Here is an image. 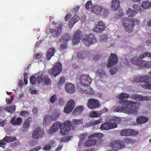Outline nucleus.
I'll list each match as a JSON object with an SVG mask.
<instances>
[{
  "mask_svg": "<svg viewBox=\"0 0 151 151\" xmlns=\"http://www.w3.org/2000/svg\"><path fill=\"white\" fill-rule=\"evenodd\" d=\"M151 6V3L148 1H143L142 4V7L144 9H148Z\"/></svg>",
  "mask_w": 151,
  "mask_h": 151,
  "instance_id": "obj_38",
  "label": "nucleus"
},
{
  "mask_svg": "<svg viewBox=\"0 0 151 151\" xmlns=\"http://www.w3.org/2000/svg\"><path fill=\"white\" fill-rule=\"evenodd\" d=\"M62 68L61 64L58 63H56L52 68L48 71V73L51 76L55 77L60 73Z\"/></svg>",
  "mask_w": 151,
  "mask_h": 151,
  "instance_id": "obj_7",
  "label": "nucleus"
},
{
  "mask_svg": "<svg viewBox=\"0 0 151 151\" xmlns=\"http://www.w3.org/2000/svg\"><path fill=\"white\" fill-rule=\"evenodd\" d=\"M117 125L116 124H112L111 122H106L103 124L100 127V129L101 130H108L116 128Z\"/></svg>",
  "mask_w": 151,
  "mask_h": 151,
  "instance_id": "obj_23",
  "label": "nucleus"
},
{
  "mask_svg": "<svg viewBox=\"0 0 151 151\" xmlns=\"http://www.w3.org/2000/svg\"><path fill=\"white\" fill-rule=\"evenodd\" d=\"M106 26L101 21L96 23L93 28V31L96 32H101L103 31Z\"/></svg>",
  "mask_w": 151,
  "mask_h": 151,
  "instance_id": "obj_16",
  "label": "nucleus"
},
{
  "mask_svg": "<svg viewBox=\"0 0 151 151\" xmlns=\"http://www.w3.org/2000/svg\"><path fill=\"white\" fill-rule=\"evenodd\" d=\"M53 24H55L56 25L55 29H49V32L50 33H54V35L56 36H59L61 33L62 32L61 27L62 26L61 24H56L55 22H52Z\"/></svg>",
  "mask_w": 151,
  "mask_h": 151,
  "instance_id": "obj_18",
  "label": "nucleus"
},
{
  "mask_svg": "<svg viewBox=\"0 0 151 151\" xmlns=\"http://www.w3.org/2000/svg\"><path fill=\"white\" fill-rule=\"evenodd\" d=\"M133 8L134 9L138 11L139 12H142V10L140 6L139 5L134 4L133 6Z\"/></svg>",
  "mask_w": 151,
  "mask_h": 151,
  "instance_id": "obj_55",
  "label": "nucleus"
},
{
  "mask_svg": "<svg viewBox=\"0 0 151 151\" xmlns=\"http://www.w3.org/2000/svg\"><path fill=\"white\" fill-rule=\"evenodd\" d=\"M20 115L25 117H27L28 114L27 112L26 111H22L20 112Z\"/></svg>",
  "mask_w": 151,
  "mask_h": 151,
  "instance_id": "obj_61",
  "label": "nucleus"
},
{
  "mask_svg": "<svg viewBox=\"0 0 151 151\" xmlns=\"http://www.w3.org/2000/svg\"><path fill=\"white\" fill-rule=\"evenodd\" d=\"M109 68H110V72L111 74H114L117 70V69L116 68L115 66L110 67Z\"/></svg>",
  "mask_w": 151,
  "mask_h": 151,
  "instance_id": "obj_51",
  "label": "nucleus"
},
{
  "mask_svg": "<svg viewBox=\"0 0 151 151\" xmlns=\"http://www.w3.org/2000/svg\"><path fill=\"white\" fill-rule=\"evenodd\" d=\"M60 115V112L59 110H57L53 112L51 115L53 121H55L58 119Z\"/></svg>",
  "mask_w": 151,
  "mask_h": 151,
  "instance_id": "obj_36",
  "label": "nucleus"
},
{
  "mask_svg": "<svg viewBox=\"0 0 151 151\" xmlns=\"http://www.w3.org/2000/svg\"><path fill=\"white\" fill-rule=\"evenodd\" d=\"M139 20L135 19H129L126 18H124L123 20L122 26L124 30L129 33L132 32L133 31V27L134 24H139Z\"/></svg>",
  "mask_w": 151,
  "mask_h": 151,
  "instance_id": "obj_4",
  "label": "nucleus"
},
{
  "mask_svg": "<svg viewBox=\"0 0 151 151\" xmlns=\"http://www.w3.org/2000/svg\"><path fill=\"white\" fill-rule=\"evenodd\" d=\"M107 39L108 37L106 35H102L100 37L101 41L102 42H106L107 40Z\"/></svg>",
  "mask_w": 151,
  "mask_h": 151,
  "instance_id": "obj_60",
  "label": "nucleus"
},
{
  "mask_svg": "<svg viewBox=\"0 0 151 151\" xmlns=\"http://www.w3.org/2000/svg\"><path fill=\"white\" fill-rule=\"evenodd\" d=\"M80 19V17L77 15H75L71 19L69 22V27L71 28L74 24Z\"/></svg>",
  "mask_w": 151,
  "mask_h": 151,
  "instance_id": "obj_28",
  "label": "nucleus"
},
{
  "mask_svg": "<svg viewBox=\"0 0 151 151\" xmlns=\"http://www.w3.org/2000/svg\"><path fill=\"white\" fill-rule=\"evenodd\" d=\"M52 120L51 115L47 114L45 116L43 121V125L46 127L50 124L51 121Z\"/></svg>",
  "mask_w": 151,
  "mask_h": 151,
  "instance_id": "obj_27",
  "label": "nucleus"
},
{
  "mask_svg": "<svg viewBox=\"0 0 151 151\" xmlns=\"http://www.w3.org/2000/svg\"><path fill=\"white\" fill-rule=\"evenodd\" d=\"M87 135V133H85L84 134H80V140L78 143V146L80 147L81 145V142L83 141V139H85Z\"/></svg>",
  "mask_w": 151,
  "mask_h": 151,
  "instance_id": "obj_42",
  "label": "nucleus"
},
{
  "mask_svg": "<svg viewBox=\"0 0 151 151\" xmlns=\"http://www.w3.org/2000/svg\"><path fill=\"white\" fill-rule=\"evenodd\" d=\"M118 62L117 56L114 54H111L109 57L107 66L108 67L114 66Z\"/></svg>",
  "mask_w": 151,
  "mask_h": 151,
  "instance_id": "obj_19",
  "label": "nucleus"
},
{
  "mask_svg": "<svg viewBox=\"0 0 151 151\" xmlns=\"http://www.w3.org/2000/svg\"><path fill=\"white\" fill-rule=\"evenodd\" d=\"M129 129H125L121 131L120 133L122 136H129Z\"/></svg>",
  "mask_w": 151,
  "mask_h": 151,
  "instance_id": "obj_43",
  "label": "nucleus"
},
{
  "mask_svg": "<svg viewBox=\"0 0 151 151\" xmlns=\"http://www.w3.org/2000/svg\"><path fill=\"white\" fill-rule=\"evenodd\" d=\"M131 61L134 64L138 65L139 68H145L150 67L149 64V62L146 61H140L139 58L137 57H134L132 58Z\"/></svg>",
  "mask_w": 151,
  "mask_h": 151,
  "instance_id": "obj_6",
  "label": "nucleus"
},
{
  "mask_svg": "<svg viewBox=\"0 0 151 151\" xmlns=\"http://www.w3.org/2000/svg\"><path fill=\"white\" fill-rule=\"evenodd\" d=\"M75 105V101L73 99L68 101L64 107V112L66 114L71 112L74 109Z\"/></svg>",
  "mask_w": 151,
  "mask_h": 151,
  "instance_id": "obj_12",
  "label": "nucleus"
},
{
  "mask_svg": "<svg viewBox=\"0 0 151 151\" xmlns=\"http://www.w3.org/2000/svg\"><path fill=\"white\" fill-rule=\"evenodd\" d=\"M43 83L46 85H49L51 84V81L48 78L47 73L42 82Z\"/></svg>",
  "mask_w": 151,
  "mask_h": 151,
  "instance_id": "obj_46",
  "label": "nucleus"
},
{
  "mask_svg": "<svg viewBox=\"0 0 151 151\" xmlns=\"http://www.w3.org/2000/svg\"><path fill=\"white\" fill-rule=\"evenodd\" d=\"M41 148L40 147L38 146L35 148L32 149L29 151H38Z\"/></svg>",
  "mask_w": 151,
  "mask_h": 151,
  "instance_id": "obj_64",
  "label": "nucleus"
},
{
  "mask_svg": "<svg viewBox=\"0 0 151 151\" xmlns=\"http://www.w3.org/2000/svg\"><path fill=\"white\" fill-rule=\"evenodd\" d=\"M65 103V101L64 100V98H60L59 100V104L60 105L63 106Z\"/></svg>",
  "mask_w": 151,
  "mask_h": 151,
  "instance_id": "obj_57",
  "label": "nucleus"
},
{
  "mask_svg": "<svg viewBox=\"0 0 151 151\" xmlns=\"http://www.w3.org/2000/svg\"><path fill=\"white\" fill-rule=\"evenodd\" d=\"M61 124V123L60 122H54L50 128V130L48 131V133L51 134L55 133L59 128L60 129Z\"/></svg>",
  "mask_w": 151,
  "mask_h": 151,
  "instance_id": "obj_21",
  "label": "nucleus"
},
{
  "mask_svg": "<svg viewBox=\"0 0 151 151\" xmlns=\"http://www.w3.org/2000/svg\"><path fill=\"white\" fill-rule=\"evenodd\" d=\"M104 134L100 133H95L90 134L88 137L89 139L85 144L86 146H91L96 144L99 145L104 142L102 139Z\"/></svg>",
  "mask_w": 151,
  "mask_h": 151,
  "instance_id": "obj_3",
  "label": "nucleus"
},
{
  "mask_svg": "<svg viewBox=\"0 0 151 151\" xmlns=\"http://www.w3.org/2000/svg\"><path fill=\"white\" fill-rule=\"evenodd\" d=\"M41 57L42 56L41 54L37 53L34 55L33 58L37 59H40Z\"/></svg>",
  "mask_w": 151,
  "mask_h": 151,
  "instance_id": "obj_62",
  "label": "nucleus"
},
{
  "mask_svg": "<svg viewBox=\"0 0 151 151\" xmlns=\"http://www.w3.org/2000/svg\"><path fill=\"white\" fill-rule=\"evenodd\" d=\"M76 127V126L73 125L70 120H65L63 123L61 124L60 129V134L63 135L67 134L70 129H74Z\"/></svg>",
  "mask_w": 151,
  "mask_h": 151,
  "instance_id": "obj_5",
  "label": "nucleus"
},
{
  "mask_svg": "<svg viewBox=\"0 0 151 151\" xmlns=\"http://www.w3.org/2000/svg\"><path fill=\"white\" fill-rule=\"evenodd\" d=\"M131 97L136 101H144L151 100V96H143L139 94L133 95L131 96Z\"/></svg>",
  "mask_w": 151,
  "mask_h": 151,
  "instance_id": "obj_17",
  "label": "nucleus"
},
{
  "mask_svg": "<svg viewBox=\"0 0 151 151\" xmlns=\"http://www.w3.org/2000/svg\"><path fill=\"white\" fill-rule=\"evenodd\" d=\"M71 37H69L68 35H67L63 37L59 42H58V44L60 45V48L62 51L65 49L67 47V41Z\"/></svg>",
  "mask_w": 151,
  "mask_h": 151,
  "instance_id": "obj_15",
  "label": "nucleus"
},
{
  "mask_svg": "<svg viewBox=\"0 0 151 151\" xmlns=\"http://www.w3.org/2000/svg\"><path fill=\"white\" fill-rule=\"evenodd\" d=\"M55 51V48L53 47L50 48L48 50L46 56L47 60H49L50 59L51 57L54 55Z\"/></svg>",
  "mask_w": 151,
  "mask_h": 151,
  "instance_id": "obj_33",
  "label": "nucleus"
},
{
  "mask_svg": "<svg viewBox=\"0 0 151 151\" xmlns=\"http://www.w3.org/2000/svg\"><path fill=\"white\" fill-rule=\"evenodd\" d=\"M130 97V95L125 93H122L118 96L120 99L119 103L123 105L122 107H114V111L119 112H123L128 114H135L138 111V105L136 101L127 99Z\"/></svg>",
  "mask_w": 151,
  "mask_h": 151,
  "instance_id": "obj_1",
  "label": "nucleus"
},
{
  "mask_svg": "<svg viewBox=\"0 0 151 151\" xmlns=\"http://www.w3.org/2000/svg\"><path fill=\"white\" fill-rule=\"evenodd\" d=\"M107 11V9L106 8L99 5H93L92 8V12L96 15L104 14L105 12Z\"/></svg>",
  "mask_w": 151,
  "mask_h": 151,
  "instance_id": "obj_9",
  "label": "nucleus"
},
{
  "mask_svg": "<svg viewBox=\"0 0 151 151\" xmlns=\"http://www.w3.org/2000/svg\"><path fill=\"white\" fill-rule=\"evenodd\" d=\"M96 39L93 35H85L83 38V43L87 46H89L91 44L95 43Z\"/></svg>",
  "mask_w": 151,
  "mask_h": 151,
  "instance_id": "obj_8",
  "label": "nucleus"
},
{
  "mask_svg": "<svg viewBox=\"0 0 151 151\" xmlns=\"http://www.w3.org/2000/svg\"><path fill=\"white\" fill-rule=\"evenodd\" d=\"M111 148L115 150H119L124 146V143L121 141L117 140L113 142L111 144Z\"/></svg>",
  "mask_w": 151,
  "mask_h": 151,
  "instance_id": "obj_20",
  "label": "nucleus"
},
{
  "mask_svg": "<svg viewBox=\"0 0 151 151\" xmlns=\"http://www.w3.org/2000/svg\"><path fill=\"white\" fill-rule=\"evenodd\" d=\"M70 122H72L73 125L76 126V125H79L82 124L83 122V120L82 119H73L72 121H70Z\"/></svg>",
  "mask_w": 151,
  "mask_h": 151,
  "instance_id": "obj_40",
  "label": "nucleus"
},
{
  "mask_svg": "<svg viewBox=\"0 0 151 151\" xmlns=\"http://www.w3.org/2000/svg\"><path fill=\"white\" fill-rule=\"evenodd\" d=\"M17 139L15 137L6 136L3 139L0 141V147L4 149L7 143L16 141Z\"/></svg>",
  "mask_w": 151,
  "mask_h": 151,
  "instance_id": "obj_13",
  "label": "nucleus"
},
{
  "mask_svg": "<svg viewBox=\"0 0 151 151\" xmlns=\"http://www.w3.org/2000/svg\"><path fill=\"white\" fill-rule=\"evenodd\" d=\"M96 75L97 77L98 76L101 77L105 75L104 70L102 69H98L96 72Z\"/></svg>",
  "mask_w": 151,
  "mask_h": 151,
  "instance_id": "obj_45",
  "label": "nucleus"
},
{
  "mask_svg": "<svg viewBox=\"0 0 151 151\" xmlns=\"http://www.w3.org/2000/svg\"><path fill=\"white\" fill-rule=\"evenodd\" d=\"M101 113H98L96 111H93L90 114L91 117H100Z\"/></svg>",
  "mask_w": 151,
  "mask_h": 151,
  "instance_id": "obj_44",
  "label": "nucleus"
},
{
  "mask_svg": "<svg viewBox=\"0 0 151 151\" xmlns=\"http://www.w3.org/2000/svg\"><path fill=\"white\" fill-rule=\"evenodd\" d=\"M13 98L11 96L6 98V103L8 104L11 103L13 102Z\"/></svg>",
  "mask_w": 151,
  "mask_h": 151,
  "instance_id": "obj_59",
  "label": "nucleus"
},
{
  "mask_svg": "<svg viewBox=\"0 0 151 151\" xmlns=\"http://www.w3.org/2000/svg\"><path fill=\"white\" fill-rule=\"evenodd\" d=\"M143 88L151 90V83H147L146 85H143Z\"/></svg>",
  "mask_w": 151,
  "mask_h": 151,
  "instance_id": "obj_56",
  "label": "nucleus"
},
{
  "mask_svg": "<svg viewBox=\"0 0 151 151\" xmlns=\"http://www.w3.org/2000/svg\"><path fill=\"white\" fill-rule=\"evenodd\" d=\"M82 36L81 32L79 30L75 32L73 37V42L74 45H77L79 42Z\"/></svg>",
  "mask_w": 151,
  "mask_h": 151,
  "instance_id": "obj_22",
  "label": "nucleus"
},
{
  "mask_svg": "<svg viewBox=\"0 0 151 151\" xmlns=\"http://www.w3.org/2000/svg\"><path fill=\"white\" fill-rule=\"evenodd\" d=\"M32 118L29 117L24 122L23 126V131H27L29 127L30 126V124L32 121Z\"/></svg>",
  "mask_w": 151,
  "mask_h": 151,
  "instance_id": "obj_31",
  "label": "nucleus"
},
{
  "mask_svg": "<svg viewBox=\"0 0 151 151\" xmlns=\"http://www.w3.org/2000/svg\"><path fill=\"white\" fill-rule=\"evenodd\" d=\"M120 1L119 0H113L112 1L111 8L112 11H116L120 7Z\"/></svg>",
  "mask_w": 151,
  "mask_h": 151,
  "instance_id": "obj_26",
  "label": "nucleus"
},
{
  "mask_svg": "<svg viewBox=\"0 0 151 151\" xmlns=\"http://www.w3.org/2000/svg\"><path fill=\"white\" fill-rule=\"evenodd\" d=\"M84 107L82 105H79L77 106L73 111L72 114L73 115L81 113L84 110Z\"/></svg>",
  "mask_w": 151,
  "mask_h": 151,
  "instance_id": "obj_30",
  "label": "nucleus"
},
{
  "mask_svg": "<svg viewBox=\"0 0 151 151\" xmlns=\"http://www.w3.org/2000/svg\"><path fill=\"white\" fill-rule=\"evenodd\" d=\"M87 106L88 107L91 109H95L100 106L99 101L95 98H90L87 101Z\"/></svg>",
  "mask_w": 151,
  "mask_h": 151,
  "instance_id": "obj_10",
  "label": "nucleus"
},
{
  "mask_svg": "<svg viewBox=\"0 0 151 151\" xmlns=\"http://www.w3.org/2000/svg\"><path fill=\"white\" fill-rule=\"evenodd\" d=\"M148 120V119L145 117L141 116L137 119L138 123L142 124L146 122Z\"/></svg>",
  "mask_w": 151,
  "mask_h": 151,
  "instance_id": "obj_39",
  "label": "nucleus"
},
{
  "mask_svg": "<svg viewBox=\"0 0 151 151\" xmlns=\"http://www.w3.org/2000/svg\"><path fill=\"white\" fill-rule=\"evenodd\" d=\"M65 78L64 76H63L60 78L58 84V88L61 87L63 86L64 83L65 82Z\"/></svg>",
  "mask_w": 151,
  "mask_h": 151,
  "instance_id": "obj_41",
  "label": "nucleus"
},
{
  "mask_svg": "<svg viewBox=\"0 0 151 151\" xmlns=\"http://www.w3.org/2000/svg\"><path fill=\"white\" fill-rule=\"evenodd\" d=\"M30 82L32 84H34L37 82V78L36 76H31L30 78Z\"/></svg>",
  "mask_w": 151,
  "mask_h": 151,
  "instance_id": "obj_48",
  "label": "nucleus"
},
{
  "mask_svg": "<svg viewBox=\"0 0 151 151\" xmlns=\"http://www.w3.org/2000/svg\"><path fill=\"white\" fill-rule=\"evenodd\" d=\"M92 1L91 0L88 1L86 4L85 7L86 9L87 10L90 9L92 7Z\"/></svg>",
  "mask_w": 151,
  "mask_h": 151,
  "instance_id": "obj_50",
  "label": "nucleus"
},
{
  "mask_svg": "<svg viewBox=\"0 0 151 151\" xmlns=\"http://www.w3.org/2000/svg\"><path fill=\"white\" fill-rule=\"evenodd\" d=\"M57 99V96L54 94L51 96L50 99V101L52 104H53Z\"/></svg>",
  "mask_w": 151,
  "mask_h": 151,
  "instance_id": "obj_49",
  "label": "nucleus"
},
{
  "mask_svg": "<svg viewBox=\"0 0 151 151\" xmlns=\"http://www.w3.org/2000/svg\"><path fill=\"white\" fill-rule=\"evenodd\" d=\"M133 8L134 9L138 11L139 12H142V10L140 6L139 5L134 4L133 6Z\"/></svg>",
  "mask_w": 151,
  "mask_h": 151,
  "instance_id": "obj_54",
  "label": "nucleus"
},
{
  "mask_svg": "<svg viewBox=\"0 0 151 151\" xmlns=\"http://www.w3.org/2000/svg\"><path fill=\"white\" fill-rule=\"evenodd\" d=\"M65 89L67 92L70 93H73L76 91L74 84L70 83H65Z\"/></svg>",
  "mask_w": 151,
  "mask_h": 151,
  "instance_id": "obj_24",
  "label": "nucleus"
},
{
  "mask_svg": "<svg viewBox=\"0 0 151 151\" xmlns=\"http://www.w3.org/2000/svg\"><path fill=\"white\" fill-rule=\"evenodd\" d=\"M133 8L134 9L138 11L139 12H142V10L140 6L139 5L134 4L133 6Z\"/></svg>",
  "mask_w": 151,
  "mask_h": 151,
  "instance_id": "obj_53",
  "label": "nucleus"
},
{
  "mask_svg": "<svg viewBox=\"0 0 151 151\" xmlns=\"http://www.w3.org/2000/svg\"><path fill=\"white\" fill-rule=\"evenodd\" d=\"M150 42V44L149 43V44L148 45V46L151 45V42ZM139 57L141 59H143L145 57L151 58V53L147 51L144 53L142 52V54L139 55Z\"/></svg>",
  "mask_w": 151,
  "mask_h": 151,
  "instance_id": "obj_34",
  "label": "nucleus"
},
{
  "mask_svg": "<svg viewBox=\"0 0 151 151\" xmlns=\"http://www.w3.org/2000/svg\"><path fill=\"white\" fill-rule=\"evenodd\" d=\"M95 125V123H94V121H91L90 122H89L88 124H87V125H86V126L88 127L89 126H93Z\"/></svg>",
  "mask_w": 151,
  "mask_h": 151,
  "instance_id": "obj_63",
  "label": "nucleus"
},
{
  "mask_svg": "<svg viewBox=\"0 0 151 151\" xmlns=\"http://www.w3.org/2000/svg\"><path fill=\"white\" fill-rule=\"evenodd\" d=\"M121 119L118 117H113L112 118L111 121V122H113L114 123H112V124H116L117 125V124L119 123L121 121Z\"/></svg>",
  "mask_w": 151,
  "mask_h": 151,
  "instance_id": "obj_47",
  "label": "nucleus"
},
{
  "mask_svg": "<svg viewBox=\"0 0 151 151\" xmlns=\"http://www.w3.org/2000/svg\"><path fill=\"white\" fill-rule=\"evenodd\" d=\"M51 147L50 144L49 143L47 144L43 147V150L45 151H48L50 150Z\"/></svg>",
  "mask_w": 151,
  "mask_h": 151,
  "instance_id": "obj_58",
  "label": "nucleus"
},
{
  "mask_svg": "<svg viewBox=\"0 0 151 151\" xmlns=\"http://www.w3.org/2000/svg\"><path fill=\"white\" fill-rule=\"evenodd\" d=\"M129 131H130L129 136L130 135H136L138 134V132L135 130L133 129H129Z\"/></svg>",
  "mask_w": 151,
  "mask_h": 151,
  "instance_id": "obj_52",
  "label": "nucleus"
},
{
  "mask_svg": "<svg viewBox=\"0 0 151 151\" xmlns=\"http://www.w3.org/2000/svg\"><path fill=\"white\" fill-rule=\"evenodd\" d=\"M92 79L87 74L81 76L77 83L78 90L82 94H93L94 92L89 85L91 83Z\"/></svg>",
  "mask_w": 151,
  "mask_h": 151,
  "instance_id": "obj_2",
  "label": "nucleus"
},
{
  "mask_svg": "<svg viewBox=\"0 0 151 151\" xmlns=\"http://www.w3.org/2000/svg\"><path fill=\"white\" fill-rule=\"evenodd\" d=\"M135 81L141 82L140 85L143 88V85H146L151 81V77L149 76H143L139 78H135L133 81Z\"/></svg>",
  "mask_w": 151,
  "mask_h": 151,
  "instance_id": "obj_11",
  "label": "nucleus"
},
{
  "mask_svg": "<svg viewBox=\"0 0 151 151\" xmlns=\"http://www.w3.org/2000/svg\"><path fill=\"white\" fill-rule=\"evenodd\" d=\"M16 106L15 105H12L10 106H4V109L7 112L12 113L14 112L16 110Z\"/></svg>",
  "mask_w": 151,
  "mask_h": 151,
  "instance_id": "obj_32",
  "label": "nucleus"
},
{
  "mask_svg": "<svg viewBox=\"0 0 151 151\" xmlns=\"http://www.w3.org/2000/svg\"><path fill=\"white\" fill-rule=\"evenodd\" d=\"M22 121V119L20 117L16 118L14 116L12 118L11 122L12 124L19 125L20 124Z\"/></svg>",
  "mask_w": 151,
  "mask_h": 151,
  "instance_id": "obj_29",
  "label": "nucleus"
},
{
  "mask_svg": "<svg viewBox=\"0 0 151 151\" xmlns=\"http://www.w3.org/2000/svg\"><path fill=\"white\" fill-rule=\"evenodd\" d=\"M137 14V12L134 10L129 8L126 13L127 15L129 17H132L135 16Z\"/></svg>",
  "mask_w": 151,
  "mask_h": 151,
  "instance_id": "obj_35",
  "label": "nucleus"
},
{
  "mask_svg": "<svg viewBox=\"0 0 151 151\" xmlns=\"http://www.w3.org/2000/svg\"><path fill=\"white\" fill-rule=\"evenodd\" d=\"M44 134L43 131L40 128L37 127L32 134V137L35 139H38L42 138Z\"/></svg>",
  "mask_w": 151,
  "mask_h": 151,
  "instance_id": "obj_14",
  "label": "nucleus"
},
{
  "mask_svg": "<svg viewBox=\"0 0 151 151\" xmlns=\"http://www.w3.org/2000/svg\"><path fill=\"white\" fill-rule=\"evenodd\" d=\"M47 73L40 71L35 75L37 78V80L38 84L42 82L44 78L46 76Z\"/></svg>",
  "mask_w": 151,
  "mask_h": 151,
  "instance_id": "obj_25",
  "label": "nucleus"
},
{
  "mask_svg": "<svg viewBox=\"0 0 151 151\" xmlns=\"http://www.w3.org/2000/svg\"><path fill=\"white\" fill-rule=\"evenodd\" d=\"M88 52L84 51L83 52H79L77 54L78 57L79 59H84L88 56Z\"/></svg>",
  "mask_w": 151,
  "mask_h": 151,
  "instance_id": "obj_37",
  "label": "nucleus"
}]
</instances>
